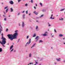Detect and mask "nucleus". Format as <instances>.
Segmentation results:
<instances>
[{
  "label": "nucleus",
  "mask_w": 65,
  "mask_h": 65,
  "mask_svg": "<svg viewBox=\"0 0 65 65\" xmlns=\"http://www.w3.org/2000/svg\"><path fill=\"white\" fill-rule=\"evenodd\" d=\"M18 35V33L17 32H16L13 35L8 34L7 36L8 37L9 39L10 40L12 41L13 39H15L17 37Z\"/></svg>",
  "instance_id": "obj_1"
},
{
  "label": "nucleus",
  "mask_w": 65,
  "mask_h": 65,
  "mask_svg": "<svg viewBox=\"0 0 65 65\" xmlns=\"http://www.w3.org/2000/svg\"><path fill=\"white\" fill-rule=\"evenodd\" d=\"M54 31L55 32H57L56 30V29H54Z\"/></svg>",
  "instance_id": "obj_42"
},
{
  "label": "nucleus",
  "mask_w": 65,
  "mask_h": 65,
  "mask_svg": "<svg viewBox=\"0 0 65 65\" xmlns=\"http://www.w3.org/2000/svg\"><path fill=\"white\" fill-rule=\"evenodd\" d=\"M31 3H33V0H31Z\"/></svg>",
  "instance_id": "obj_26"
},
{
  "label": "nucleus",
  "mask_w": 65,
  "mask_h": 65,
  "mask_svg": "<svg viewBox=\"0 0 65 65\" xmlns=\"http://www.w3.org/2000/svg\"><path fill=\"white\" fill-rule=\"evenodd\" d=\"M10 17V15H9V17Z\"/></svg>",
  "instance_id": "obj_54"
},
{
  "label": "nucleus",
  "mask_w": 65,
  "mask_h": 65,
  "mask_svg": "<svg viewBox=\"0 0 65 65\" xmlns=\"http://www.w3.org/2000/svg\"><path fill=\"white\" fill-rule=\"evenodd\" d=\"M31 54H30L29 55V57H31Z\"/></svg>",
  "instance_id": "obj_19"
},
{
  "label": "nucleus",
  "mask_w": 65,
  "mask_h": 65,
  "mask_svg": "<svg viewBox=\"0 0 65 65\" xmlns=\"http://www.w3.org/2000/svg\"><path fill=\"white\" fill-rule=\"evenodd\" d=\"M56 60L57 61H61V58H59V59L56 58Z\"/></svg>",
  "instance_id": "obj_9"
},
{
  "label": "nucleus",
  "mask_w": 65,
  "mask_h": 65,
  "mask_svg": "<svg viewBox=\"0 0 65 65\" xmlns=\"http://www.w3.org/2000/svg\"><path fill=\"white\" fill-rule=\"evenodd\" d=\"M61 19H59V20H63V18H61Z\"/></svg>",
  "instance_id": "obj_24"
},
{
  "label": "nucleus",
  "mask_w": 65,
  "mask_h": 65,
  "mask_svg": "<svg viewBox=\"0 0 65 65\" xmlns=\"http://www.w3.org/2000/svg\"><path fill=\"white\" fill-rule=\"evenodd\" d=\"M51 25H50V24H49V25H48V26H51Z\"/></svg>",
  "instance_id": "obj_49"
},
{
  "label": "nucleus",
  "mask_w": 65,
  "mask_h": 65,
  "mask_svg": "<svg viewBox=\"0 0 65 65\" xmlns=\"http://www.w3.org/2000/svg\"><path fill=\"white\" fill-rule=\"evenodd\" d=\"M43 15H43V14H42V15L40 17H43Z\"/></svg>",
  "instance_id": "obj_30"
},
{
  "label": "nucleus",
  "mask_w": 65,
  "mask_h": 65,
  "mask_svg": "<svg viewBox=\"0 0 65 65\" xmlns=\"http://www.w3.org/2000/svg\"><path fill=\"white\" fill-rule=\"evenodd\" d=\"M35 61L36 62V64H38V62H37L36 61Z\"/></svg>",
  "instance_id": "obj_33"
},
{
  "label": "nucleus",
  "mask_w": 65,
  "mask_h": 65,
  "mask_svg": "<svg viewBox=\"0 0 65 65\" xmlns=\"http://www.w3.org/2000/svg\"><path fill=\"white\" fill-rule=\"evenodd\" d=\"M28 38H29V36H27V39H28Z\"/></svg>",
  "instance_id": "obj_32"
},
{
  "label": "nucleus",
  "mask_w": 65,
  "mask_h": 65,
  "mask_svg": "<svg viewBox=\"0 0 65 65\" xmlns=\"http://www.w3.org/2000/svg\"><path fill=\"white\" fill-rule=\"evenodd\" d=\"M33 63H29L27 65H30H30H31V64H33Z\"/></svg>",
  "instance_id": "obj_22"
},
{
  "label": "nucleus",
  "mask_w": 65,
  "mask_h": 65,
  "mask_svg": "<svg viewBox=\"0 0 65 65\" xmlns=\"http://www.w3.org/2000/svg\"><path fill=\"white\" fill-rule=\"evenodd\" d=\"M20 13H18V15H20Z\"/></svg>",
  "instance_id": "obj_40"
},
{
  "label": "nucleus",
  "mask_w": 65,
  "mask_h": 65,
  "mask_svg": "<svg viewBox=\"0 0 65 65\" xmlns=\"http://www.w3.org/2000/svg\"><path fill=\"white\" fill-rule=\"evenodd\" d=\"M19 40H20V39H19Z\"/></svg>",
  "instance_id": "obj_63"
},
{
  "label": "nucleus",
  "mask_w": 65,
  "mask_h": 65,
  "mask_svg": "<svg viewBox=\"0 0 65 65\" xmlns=\"http://www.w3.org/2000/svg\"><path fill=\"white\" fill-rule=\"evenodd\" d=\"M56 16H58V15H56Z\"/></svg>",
  "instance_id": "obj_58"
},
{
  "label": "nucleus",
  "mask_w": 65,
  "mask_h": 65,
  "mask_svg": "<svg viewBox=\"0 0 65 65\" xmlns=\"http://www.w3.org/2000/svg\"><path fill=\"white\" fill-rule=\"evenodd\" d=\"M4 13L5 14H6V13L5 12H4Z\"/></svg>",
  "instance_id": "obj_46"
},
{
  "label": "nucleus",
  "mask_w": 65,
  "mask_h": 65,
  "mask_svg": "<svg viewBox=\"0 0 65 65\" xmlns=\"http://www.w3.org/2000/svg\"><path fill=\"white\" fill-rule=\"evenodd\" d=\"M10 9L11 10V12H12L13 11V9H12V8H10Z\"/></svg>",
  "instance_id": "obj_12"
},
{
  "label": "nucleus",
  "mask_w": 65,
  "mask_h": 65,
  "mask_svg": "<svg viewBox=\"0 0 65 65\" xmlns=\"http://www.w3.org/2000/svg\"><path fill=\"white\" fill-rule=\"evenodd\" d=\"M1 44L3 46H4V47H5V46H4V44Z\"/></svg>",
  "instance_id": "obj_20"
},
{
  "label": "nucleus",
  "mask_w": 65,
  "mask_h": 65,
  "mask_svg": "<svg viewBox=\"0 0 65 65\" xmlns=\"http://www.w3.org/2000/svg\"><path fill=\"white\" fill-rule=\"evenodd\" d=\"M40 42H43V41L42 40H40L39 41Z\"/></svg>",
  "instance_id": "obj_18"
},
{
  "label": "nucleus",
  "mask_w": 65,
  "mask_h": 65,
  "mask_svg": "<svg viewBox=\"0 0 65 65\" xmlns=\"http://www.w3.org/2000/svg\"><path fill=\"white\" fill-rule=\"evenodd\" d=\"M19 26H21V25L20 24V23H19Z\"/></svg>",
  "instance_id": "obj_43"
},
{
  "label": "nucleus",
  "mask_w": 65,
  "mask_h": 65,
  "mask_svg": "<svg viewBox=\"0 0 65 65\" xmlns=\"http://www.w3.org/2000/svg\"><path fill=\"white\" fill-rule=\"evenodd\" d=\"M0 27L1 28V29L0 28V34H1V31H2V26H1V25L0 24Z\"/></svg>",
  "instance_id": "obj_4"
},
{
  "label": "nucleus",
  "mask_w": 65,
  "mask_h": 65,
  "mask_svg": "<svg viewBox=\"0 0 65 65\" xmlns=\"http://www.w3.org/2000/svg\"><path fill=\"white\" fill-rule=\"evenodd\" d=\"M52 35V34H51V35Z\"/></svg>",
  "instance_id": "obj_57"
},
{
  "label": "nucleus",
  "mask_w": 65,
  "mask_h": 65,
  "mask_svg": "<svg viewBox=\"0 0 65 65\" xmlns=\"http://www.w3.org/2000/svg\"><path fill=\"white\" fill-rule=\"evenodd\" d=\"M40 4L41 5V6H42V4L41 3H40Z\"/></svg>",
  "instance_id": "obj_25"
},
{
  "label": "nucleus",
  "mask_w": 65,
  "mask_h": 65,
  "mask_svg": "<svg viewBox=\"0 0 65 65\" xmlns=\"http://www.w3.org/2000/svg\"><path fill=\"white\" fill-rule=\"evenodd\" d=\"M48 24H49V23H48Z\"/></svg>",
  "instance_id": "obj_64"
},
{
  "label": "nucleus",
  "mask_w": 65,
  "mask_h": 65,
  "mask_svg": "<svg viewBox=\"0 0 65 65\" xmlns=\"http://www.w3.org/2000/svg\"><path fill=\"white\" fill-rule=\"evenodd\" d=\"M8 7H6L5 8V9H6V8H7Z\"/></svg>",
  "instance_id": "obj_37"
},
{
  "label": "nucleus",
  "mask_w": 65,
  "mask_h": 65,
  "mask_svg": "<svg viewBox=\"0 0 65 65\" xmlns=\"http://www.w3.org/2000/svg\"><path fill=\"white\" fill-rule=\"evenodd\" d=\"M18 2L19 3V2H20V1H21V0H18Z\"/></svg>",
  "instance_id": "obj_28"
},
{
  "label": "nucleus",
  "mask_w": 65,
  "mask_h": 65,
  "mask_svg": "<svg viewBox=\"0 0 65 65\" xmlns=\"http://www.w3.org/2000/svg\"><path fill=\"white\" fill-rule=\"evenodd\" d=\"M5 21H6V18H4Z\"/></svg>",
  "instance_id": "obj_35"
},
{
  "label": "nucleus",
  "mask_w": 65,
  "mask_h": 65,
  "mask_svg": "<svg viewBox=\"0 0 65 65\" xmlns=\"http://www.w3.org/2000/svg\"><path fill=\"white\" fill-rule=\"evenodd\" d=\"M22 12H23V13H24V12H25V11H24Z\"/></svg>",
  "instance_id": "obj_44"
},
{
  "label": "nucleus",
  "mask_w": 65,
  "mask_h": 65,
  "mask_svg": "<svg viewBox=\"0 0 65 65\" xmlns=\"http://www.w3.org/2000/svg\"><path fill=\"white\" fill-rule=\"evenodd\" d=\"M65 9H64L60 10V11H63V10H64Z\"/></svg>",
  "instance_id": "obj_34"
},
{
  "label": "nucleus",
  "mask_w": 65,
  "mask_h": 65,
  "mask_svg": "<svg viewBox=\"0 0 65 65\" xmlns=\"http://www.w3.org/2000/svg\"><path fill=\"white\" fill-rule=\"evenodd\" d=\"M64 44H65V43H64Z\"/></svg>",
  "instance_id": "obj_59"
},
{
  "label": "nucleus",
  "mask_w": 65,
  "mask_h": 65,
  "mask_svg": "<svg viewBox=\"0 0 65 65\" xmlns=\"http://www.w3.org/2000/svg\"><path fill=\"white\" fill-rule=\"evenodd\" d=\"M53 14H52L51 15V18H50V19H54L55 18H52V17H53Z\"/></svg>",
  "instance_id": "obj_14"
},
{
  "label": "nucleus",
  "mask_w": 65,
  "mask_h": 65,
  "mask_svg": "<svg viewBox=\"0 0 65 65\" xmlns=\"http://www.w3.org/2000/svg\"><path fill=\"white\" fill-rule=\"evenodd\" d=\"M2 52V48H0V52Z\"/></svg>",
  "instance_id": "obj_17"
},
{
  "label": "nucleus",
  "mask_w": 65,
  "mask_h": 65,
  "mask_svg": "<svg viewBox=\"0 0 65 65\" xmlns=\"http://www.w3.org/2000/svg\"><path fill=\"white\" fill-rule=\"evenodd\" d=\"M63 62H65V60Z\"/></svg>",
  "instance_id": "obj_52"
},
{
  "label": "nucleus",
  "mask_w": 65,
  "mask_h": 65,
  "mask_svg": "<svg viewBox=\"0 0 65 65\" xmlns=\"http://www.w3.org/2000/svg\"><path fill=\"white\" fill-rule=\"evenodd\" d=\"M9 43H8V45H9Z\"/></svg>",
  "instance_id": "obj_55"
},
{
  "label": "nucleus",
  "mask_w": 65,
  "mask_h": 65,
  "mask_svg": "<svg viewBox=\"0 0 65 65\" xmlns=\"http://www.w3.org/2000/svg\"><path fill=\"white\" fill-rule=\"evenodd\" d=\"M27 5H28V4H26L25 5V6H27Z\"/></svg>",
  "instance_id": "obj_38"
},
{
  "label": "nucleus",
  "mask_w": 65,
  "mask_h": 65,
  "mask_svg": "<svg viewBox=\"0 0 65 65\" xmlns=\"http://www.w3.org/2000/svg\"><path fill=\"white\" fill-rule=\"evenodd\" d=\"M39 39V36H37L36 38H35V39H37V40H36V41H37L38 40V39Z\"/></svg>",
  "instance_id": "obj_5"
},
{
  "label": "nucleus",
  "mask_w": 65,
  "mask_h": 65,
  "mask_svg": "<svg viewBox=\"0 0 65 65\" xmlns=\"http://www.w3.org/2000/svg\"><path fill=\"white\" fill-rule=\"evenodd\" d=\"M8 9H7L6 10V13L7 12V11H8Z\"/></svg>",
  "instance_id": "obj_21"
},
{
  "label": "nucleus",
  "mask_w": 65,
  "mask_h": 65,
  "mask_svg": "<svg viewBox=\"0 0 65 65\" xmlns=\"http://www.w3.org/2000/svg\"><path fill=\"white\" fill-rule=\"evenodd\" d=\"M0 17H1V14H0Z\"/></svg>",
  "instance_id": "obj_56"
},
{
  "label": "nucleus",
  "mask_w": 65,
  "mask_h": 65,
  "mask_svg": "<svg viewBox=\"0 0 65 65\" xmlns=\"http://www.w3.org/2000/svg\"><path fill=\"white\" fill-rule=\"evenodd\" d=\"M17 31H18V30H16V31H15V32H17Z\"/></svg>",
  "instance_id": "obj_50"
},
{
  "label": "nucleus",
  "mask_w": 65,
  "mask_h": 65,
  "mask_svg": "<svg viewBox=\"0 0 65 65\" xmlns=\"http://www.w3.org/2000/svg\"><path fill=\"white\" fill-rule=\"evenodd\" d=\"M51 48H52V49H53V48H52V47H51Z\"/></svg>",
  "instance_id": "obj_62"
},
{
  "label": "nucleus",
  "mask_w": 65,
  "mask_h": 65,
  "mask_svg": "<svg viewBox=\"0 0 65 65\" xmlns=\"http://www.w3.org/2000/svg\"><path fill=\"white\" fill-rule=\"evenodd\" d=\"M14 49H12L11 51V52H12L13 51V50Z\"/></svg>",
  "instance_id": "obj_36"
},
{
  "label": "nucleus",
  "mask_w": 65,
  "mask_h": 65,
  "mask_svg": "<svg viewBox=\"0 0 65 65\" xmlns=\"http://www.w3.org/2000/svg\"><path fill=\"white\" fill-rule=\"evenodd\" d=\"M31 43V39H30L29 41V42H27V43L26 44H29Z\"/></svg>",
  "instance_id": "obj_7"
},
{
  "label": "nucleus",
  "mask_w": 65,
  "mask_h": 65,
  "mask_svg": "<svg viewBox=\"0 0 65 65\" xmlns=\"http://www.w3.org/2000/svg\"><path fill=\"white\" fill-rule=\"evenodd\" d=\"M2 37L1 39L5 38L3 37V33L2 34Z\"/></svg>",
  "instance_id": "obj_15"
},
{
  "label": "nucleus",
  "mask_w": 65,
  "mask_h": 65,
  "mask_svg": "<svg viewBox=\"0 0 65 65\" xmlns=\"http://www.w3.org/2000/svg\"><path fill=\"white\" fill-rule=\"evenodd\" d=\"M2 42H1L0 40V43H1V44H5V43H6V39L5 38H2Z\"/></svg>",
  "instance_id": "obj_2"
},
{
  "label": "nucleus",
  "mask_w": 65,
  "mask_h": 65,
  "mask_svg": "<svg viewBox=\"0 0 65 65\" xmlns=\"http://www.w3.org/2000/svg\"><path fill=\"white\" fill-rule=\"evenodd\" d=\"M34 8H35V9H36V7H34Z\"/></svg>",
  "instance_id": "obj_41"
},
{
  "label": "nucleus",
  "mask_w": 65,
  "mask_h": 65,
  "mask_svg": "<svg viewBox=\"0 0 65 65\" xmlns=\"http://www.w3.org/2000/svg\"><path fill=\"white\" fill-rule=\"evenodd\" d=\"M28 11H26V14H28Z\"/></svg>",
  "instance_id": "obj_29"
},
{
  "label": "nucleus",
  "mask_w": 65,
  "mask_h": 65,
  "mask_svg": "<svg viewBox=\"0 0 65 65\" xmlns=\"http://www.w3.org/2000/svg\"><path fill=\"white\" fill-rule=\"evenodd\" d=\"M30 14H31L30 13L29 14V15H30Z\"/></svg>",
  "instance_id": "obj_53"
},
{
  "label": "nucleus",
  "mask_w": 65,
  "mask_h": 65,
  "mask_svg": "<svg viewBox=\"0 0 65 65\" xmlns=\"http://www.w3.org/2000/svg\"><path fill=\"white\" fill-rule=\"evenodd\" d=\"M63 39L64 40L65 39V37L63 38Z\"/></svg>",
  "instance_id": "obj_47"
},
{
  "label": "nucleus",
  "mask_w": 65,
  "mask_h": 65,
  "mask_svg": "<svg viewBox=\"0 0 65 65\" xmlns=\"http://www.w3.org/2000/svg\"><path fill=\"white\" fill-rule=\"evenodd\" d=\"M38 29V26H37V27H36V29Z\"/></svg>",
  "instance_id": "obj_31"
},
{
  "label": "nucleus",
  "mask_w": 65,
  "mask_h": 65,
  "mask_svg": "<svg viewBox=\"0 0 65 65\" xmlns=\"http://www.w3.org/2000/svg\"><path fill=\"white\" fill-rule=\"evenodd\" d=\"M24 26H25V24L24 23V22H23V23L22 24V26L23 27H24Z\"/></svg>",
  "instance_id": "obj_11"
},
{
  "label": "nucleus",
  "mask_w": 65,
  "mask_h": 65,
  "mask_svg": "<svg viewBox=\"0 0 65 65\" xmlns=\"http://www.w3.org/2000/svg\"><path fill=\"white\" fill-rule=\"evenodd\" d=\"M14 52H15V50L14 51Z\"/></svg>",
  "instance_id": "obj_61"
},
{
  "label": "nucleus",
  "mask_w": 65,
  "mask_h": 65,
  "mask_svg": "<svg viewBox=\"0 0 65 65\" xmlns=\"http://www.w3.org/2000/svg\"><path fill=\"white\" fill-rule=\"evenodd\" d=\"M36 65V64H35L34 65Z\"/></svg>",
  "instance_id": "obj_60"
},
{
  "label": "nucleus",
  "mask_w": 65,
  "mask_h": 65,
  "mask_svg": "<svg viewBox=\"0 0 65 65\" xmlns=\"http://www.w3.org/2000/svg\"><path fill=\"white\" fill-rule=\"evenodd\" d=\"M59 37H62L63 36V35L62 34H60L59 35Z\"/></svg>",
  "instance_id": "obj_13"
},
{
  "label": "nucleus",
  "mask_w": 65,
  "mask_h": 65,
  "mask_svg": "<svg viewBox=\"0 0 65 65\" xmlns=\"http://www.w3.org/2000/svg\"><path fill=\"white\" fill-rule=\"evenodd\" d=\"M35 5H36V6H37V4H36Z\"/></svg>",
  "instance_id": "obj_45"
},
{
  "label": "nucleus",
  "mask_w": 65,
  "mask_h": 65,
  "mask_svg": "<svg viewBox=\"0 0 65 65\" xmlns=\"http://www.w3.org/2000/svg\"><path fill=\"white\" fill-rule=\"evenodd\" d=\"M33 13H35V14H36V15H37V14H38V13L36 12V11H34L33 12Z\"/></svg>",
  "instance_id": "obj_8"
},
{
  "label": "nucleus",
  "mask_w": 65,
  "mask_h": 65,
  "mask_svg": "<svg viewBox=\"0 0 65 65\" xmlns=\"http://www.w3.org/2000/svg\"><path fill=\"white\" fill-rule=\"evenodd\" d=\"M35 36H36V34H34V35H33V37H35Z\"/></svg>",
  "instance_id": "obj_23"
},
{
  "label": "nucleus",
  "mask_w": 65,
  "mask_h": 65,
  "mask_svg": "<svg viewBox=\"0 0 65 65\" xmlns=\"http://www.w3.org/2000/svg\"><path fill=\"white\" fill-rule=\"evenodd\" d=\"M3 16L4 17H5V15H3Z\"/></svg>",
  "instance_id": "obj_48"
},
{
  "label": "nucleus",
  "mask_w": 65,
  "mask_h": 65,
  "mask_svg": "<svg viewBox=\"0 0 65 65\" xmlns=\"http://www.w3.org/2000/svg\"><path fill=\"white\" fill-rule=\"evenodd\" d=\"M9 3H10V4H11L12 5V4H13V3H14L12 1H11L9 2Z\"/></svg>",
  "instance_id": "obj_6"
},
{
  "label": "nucleus",
  "mask_w": 65,
  "mask_h": 65,
  "mask_svg": "<svg viewBox=\"0 0 65 65\" xmlns=\"http://www.w3.org/2000/svg\"><path fill=\"white\" fill-rule=\"evenodd\" d=\"M54 37V36L53 35L52 36V37Z\"/></svg>",
  "instance_id": "obj_51"
},
{
  "label": "nucleus",
  "mask_w": 65,
  "mask_h": 65,
  "mask_svg": "<svg viewBox=\"0 0 65 65\" xmlns=\"http://www.w3.org/2000/svg\"><path fill=\"white\" fill-rule=\"evenodd\" d=\"M13 45H12L10 47V50H11L12 48H13Z\"/></svg>",
  "instance_id": "obj_10"
},
{
  "label": "nucleus",
  "mask_w": 65,
  "mask_h": 65,
  "mask_svg": "<svg viewBox=\"0 0 65 65\" xmlns=\"http://www.w3.org/2000/svg\"><path fill=\"white\" fill-rule=\"evenodd\" d=\"M35 44H36V43H35L31 47V48H32L33 47H34V46L35 45Z\"/></svg>",
  "instance_id": "obj_16"
},
{
  "label": "nucleus",
  "mask_w": 65,
  "mask_h": 65,
  "mask_svg": "<svg viewBox=\"0 0 65 65\" xmlns=\"http://www.w3.org/2000/svg\"><path fill=\"white\" fill-rule=\"evenodd\" d=\"M23 18H24V19L25 18V17H24V16H25V15H23Z\"/></svg>",
  "instance_id": "obj_39"
},
{
  "label": "nucleus",
  "mask_w": 65,
  "mask_h": 65,
  "mask_svg": "<svg viewBox=\"0 0 65 65\" xmlns=\"http://www.w3.org/2000/svg\"><path fill=\"white\" fill-rule=\"evenodd\" d=\"M47 32H46L44 34H42L41 35L42 36H47Z\"/></svg>",
  "instance_id": "obj_3"
},
{
  "label": "nucleus",
  "mask_w": 65,
  "mask_h": 65,
  "mask_svg": "<svg viewBox=\"0 0 65 65\" xmlns=\"http://www.w3.org/2000/svg\"><path fill=\"white\" fill-rule=\"evenodd\" d=\"M8 28H7L6 29V32H7V31H8Z\"/></svg>",
  "instance_id": "obj_27"
}]
</instances>
